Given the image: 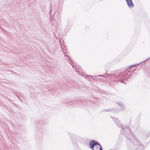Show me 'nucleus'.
Masks as SVG:
<instances>
[{
  "instance_id": "nucleus-3",
  "label": "nucleus",
  "mask_w": 150,
  "mask_h": 150,
  "mask_svg": "<svg viewBox=\"0 0 150 150\" xmlns=\"http://www.w3.org/2000/svg\"><path fill=\"white\" fill-rule=\"evenodd\" d=\"M90 148L92 150H94V147L96 146H99L100 147V150H103L101 145L97 141L94 140H92L89 143Z\"/></svg>"
},
{
  "instance_id": "nucleus-9",
  "label": "nucleus",
  "mask_w": 150,
  "mask_h": 150,
  "mask_svg": "<svg viewBox=\"0 0 150 150\" xmlns=\"http://www.w3.org/2000/svg\"><path fill=\"white\" fill-rule=\"evenodd\" d=\"M116 103L118 105L120 106L121 108H122V109H124L125 108V107H124V104L123 103L121 102L120 101L117 102H116Z\"/></svg>"
},
{
  "instance_id": "nucleus-18",
  "label": "nucleus",
  "mask_w": 150,
  "mask_h": 150,
  "mask_svg": "<svg viewBox=\"0 0 150 150\" xmlns=\"http://www.w3.org/2000/svg\"><path fill=\"white\" fill-rule=\"evenodd\" d=\"M98 79H100V78H98Z\"/></svg>"
},
{
  "instance_id": "nucleus-17",
  "label": "nucleus",
  "mask_w": 150,
  "mask_h": 150,
  "mask_svg": "<svg viewBox=\"0 0 150 150\" xmlns=\"http://www.w3.org/2000/svg\"><path fill=\"white\" fill-rule=\"evenodd\" d=\"M138 150H141V149L140 148H139V149H138Z\"/></svg>"
},
{
  "instance_id": "nucleus-2",
  "label": "nucleus",
  "mask_w": 150,
  "mask_h": 150,
  "mask_svg": "<svg viewBox=\"0 0 150 150\" xmlns=\"http://www.w3.org/2000/svg\"><path fill=\"white\" fill-rule=\"evenodd\" d=\"M132 136L134 137V139L132 141L129 140L134 145L138 146L135 150H138L139 148L141 149V150H144L143 145L139 142V140L136 137H134L133 135Z\"/></svg>"
},
{
  "instance_id": "nucleus-16",
  "label": "nucleus",
  "mask_w": 150,
  "mask_h": 150,
  "mask_svg": "<svg viewBox=\"0 0 150 150\" xmlns=\"http://www.w3.org/2000/svg\"><path fill=\"white\" fill-rule=\"evenodd\" d=\"M130 124V125H131V123L130 122H130H129V124Z\"/></svg>"
},
{
  "instance_id": "nucleus-4",
  "label": "nucleus",
  "mask_w": 150,
  "mask_h": 150,
  "mask_svg": "<svg viewBox=\"0 0 150 150\" xmlns=\"http://www.w3.org/2000/svg\"><path fill=\"white\" fill-rule=\"evenodd\" d=\"M68 102H70V103H71L75 104L76 103H82L83 104L82 101L80 99L78 98H75L74 100H71L70 99H68L67 100Z\"/></svg>"
},
{
  "instance_id": "nucleus-15",
  "label": "nucleus",
  "mask_w": 150,
  "mask_h": 150,
  "mask_svg": "<svg viewBox=\"0 0 150 150\" xmlns=\"http://www.w3.org/2000/svg\"><path fill=\"white\" fill-rule=\"evenodd\" d=\"M95 79H94V78H92V79H93V80H94L95 79H96V76H95Z\"/></svg>"
},
{
  "instance_id": "nucleus-19",
  "label": "nucleus",
  "mask_w": 150,
  "mask_h": 150,
  "mask_svg": "<svg viewBox=\"0 0 150 150\" xmlns=\"http://www.w3.org/2000/svg\"><path fill=\"white\" fill-rule=\"evenodd\" d=\"M69 59L70 60V61H71V59Z\"/></svg>"
},
{
  "instance_id": "nucleus-10",
  "label": "nucleus",
  "mask_w": 150,
  "mask_h": 150,
  "mask_svg": "<svg viewBox=\"0 0 150 150\" xmlns=\"http://www.w3.org/2000/svg\"><path fill=\"white\" fill-rule=\"evenodd\" d=\"M35 123L36 124H40V125L45 124H46L47 121L46 120H45L44 122H42V121H37V122H36Z\"/></svg>"
},
{
  "instance_id": "nucleus-11",
  "label": "nucleus",
  "mask_w": 150,
  "mask_h": 150,
  "mask_svg": "<svg viewBox=\"0 0 150 150\" xmlns=\"http://www.w3.org/2000/svg\"><path fill=\"white\" fill-rule=\"evenodd\" d=\"M150 57L149 58H148V59H146V60H144V61H143L142 62H140V63H138V64H134V65H130V68H132V67H134V66H136V65H138L139 64H140V63H142V62H144V61H146V60H147V59H150Z\"/></svg>"
},
{
  "instance_id": "nucleus-5",
  "label": "nucleus",
  "mask_w": 150,
  "mask_h": 150,
  "mask_svg": "<svg viewBox=\"0 0 150 150\" xmlns=\"http://www.w3.org/2000/svg\"><path fill=\"white\" fill-rule=\"evenodd\" d=\"M120 127H121L122 130H124V132H130L131 134L132 135V132L131 130L130 129V128L129 127L128 128L125 125H122L121 124V125Z\"/></svg>"
},
{
  "instance_id": "nucleus-14",
  "label": "nucleus",
  "mask_w": 150,
  "mask_h": 150,
  "mask_svg": "<svg viewBox=\"0 0 150 150\" xmlns=\"http://www.w3.org/2000/svg\"><path fill=\"white\" fill-rule=\"evenodd\" d=\"M148 75L150 76V72L149 73Z\"/></svg>"
},
{
  "instance_id": "nucleus-1",
  "label": "nucleus",
  "mask_w": 150,
  "mask_h": 150,
  "mask_svg": "<svg viewBox=\"0 0 150 150\" xmlns=\"http://www.w3.org/2000/svg\"><path fill=\"white\" fill-rule=\"evenodd\" d=\"M107 73V72H106ZM107 75L108 77H112V78H115L116 79H120L122 81L123 80H126L127 79H128L129 78H130L132 75V71H131L130 72H129L126 74V73H125V74L124 75H116L115 74H108L106 73L104 74L103 75ZM103 75H100L98 76V77L101 76L103 77Z\"/></svg>"
},
{
  "instance_id": "nucleus-8",
  "label": "nucleus",
  "mask_w": 150,
  "mask_h": 150,
  "mask_svg": "<svg viewBox=\"0 0 150 150\" xmlns=\"http://www.w3.org/2000/svg\"><path fill=\"white\" fill-rule=\"evenodd\" d=\"M117 110L116 108H113L111 109H105L103 110V111L106 112H115Z\"/></svg>"
},
{
  "instance_id": "nucleus-7",
  "label": "nucleus",
  "mask_w": 150,
  "mask_h": 150,
  "mask_svg": "<svg viewBox=\"0 0 150 150\" xmlns=\"http://www.w3.org/2000/svg\"><path fill=\"white\" fill-rule=\"evenodd\" d=\"M125 1L129 8L134 6V5L132 0H125Z\"/></svg>"
},
{
  "instance_id": "nucleus-12",
  "label": "nucleus",
  "mask_w": 150,
  "mask_h": 150,
  "mask_svg": "<svg viewBox=\"0 0 150 150\" xmlns=\"http://www.w3.org/2000/svg\"><path fill=\"white\" fill-rule=\"evenodd\" d=\"M16 96L18 98L19 100H20L21 101V100L20 99V98L18 96L17 94L16 93Z\"/></svg>"
},
{
  "instance_id": "nucleus-6",
  "label": "nucleus",
  "mask_w": 150,
  "mask_h": 150,
  "mask_svg": "<svg viewBox=\"0 0 150 150\" xmlns=\"http://www.w3.org/2000/svg\"><path fill=\"white\" fill-rule=\"evenodd\" d=\"M110 117L112 119L113 121L115 123L116 125L118 126V127H120L121 125V124L120 122L119 121L118 119L117 118L114 117L112 116H110Z\"/></svg>"
},
{
  "instance_id": "nucleus-13",
  "label": "nucleus",
  "mask_w": 150,
  "mask_h": 150,
  "mask_svg": "<svg viewBox=\"0 0 150 150\" xmlns=\"http://www.w3.org/2000/svg\"><path fill=\"white\" fill-rule=\"evenodd\" d=\"M73 63L74 62H72V63L71 64V65H72V66L73 67Z\"/></svg>"
}]
</instances>
